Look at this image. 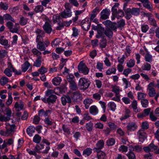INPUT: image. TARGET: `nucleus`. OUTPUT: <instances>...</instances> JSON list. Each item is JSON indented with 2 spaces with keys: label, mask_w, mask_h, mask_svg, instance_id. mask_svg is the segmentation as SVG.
<instances>
[{
  "label": "nucleus",
  "mask_w": 159,
  "mask_h": 159,
  "mask_svg": "<svg viewBox=\"0 0 159 159\" xmlns=\"http://www.w3.org/2000/svg\"><path fill=\"white\" fill-rule=\"evenodd\" d=\"M65 9L63 11L60 13L61 17L63 18H67L71 17L72 15V12L69 4L68 3H66L65 5Z\"/></svg>",
  "instance_id": "nucleus-1"
},
{
  "label": "nucleus",
  "mask_w": 159,
  "mask_h": 159,
  "mask_svg": "<svg viewBox=\"0 0 159 159\" xmlns=\"http://www.w3.org/2000/svg\"><path fill=\"white\" fill-rule=\"evenodd\" d=\"M90 84V82L87 79L81 78L79 82V85L81 89L85 90L88 88Z\"/></svg>",
  "instance_id": "nucleus-2"
},
{
  "label": "nucleus",
  "mask_w": 159,
  "mask_h": 159,
  "mask_svg": "<svg viewBox=\"0 0 159 159\" xmlns=\"http://www.w3.org/2000/svg\"><path fill=\"white\" fill-rule=\"evenodd\" d=\"M78 68L80 73H82L84 75L88 74L89 70L83 61H81L78 66Z\"/></svg>",
  "instance_id": "nucleus-3"
},
{
  "label": "nucleus",
  "mask_w": 159,
  "mask_h": 159,
  "mask_svg": "<svg viewBox=\"0 0 159 159\" xmlns=\"http://www.w3.org/2000/svg\"><path fill=\"white\" fill-rule=\"evenodd\" d=\"M7 26L9 29L10 31L13 33H18L19 28V24H16L13 27V23L10 21H8L6 23Z\"/></svg>",
  "instance_id": "nucleus-4"
},
{
  "label": "nucleus",
  "mask_w": 159,
  "mask_h": 159,
  "mask_svg": "<svg viewBox=\"0 0 159 159\" xmlns=\"http://www.w3.org/2000/svg\"><path fill=\"white\" fill-rule=\"evenodd\" d=\"M70 98L73 102H77L82 99L81 94L79 91L72 93Z\"/></svg>",
  "instance_id": "nucleus-5"
},
{
  "label": "nucleus",
  "mask_w": 159,
  "mask_h": 159,
  "mask_svg": "<svg viewBox=\"0 0 159 159\" xmlns=\"http://www.w3.org/2000/svg\"><path fill=\"white\" fill-rule=\"evenodd\" d=\"M35 32L37 34L36 39L37 43L43 42V38L45 35L44 32L43 30L38 29H37Z\"/></svg>",
  "instance_id": "nucleus-6"
},
{
  "label": "nucleus",
  "mask_w": 159,
  "mask_h": 159,
  "mask_svg": "<svg viewBox=\"0 0 159 159\" xmlns=\"http://www.w3.org/2000/svg\"><path fill=\"white\" fill-rule=\"evenodd\" d=\"M137 135L139 138V141L143 142L145 139L147 138V135L144 130L141 129L137 132Z\"/></svg>",
  "instance_id": "nucleus-7"
},
{
  "label": "nucleus",
  "mask_w": 159,
  "mask_h": 159,
  "mask_svg": "<svg viewBox=\"0 0 159 159\" xmlns=\"http://www.w3.org/2000/svg\"><path fill=\"white\" fill-rule=\"evenodd\" d=\"M82 28L86 31L88 30L89 28L91 23L88 19L86 18L82 20L81 23Z\"/></svg>",
  "instance_id": "nucleus-8"
},
{
  "label": "nucleus",
  "mask_w": 159,
  "mask_h": 159,
  "mask_svg": "<svg viewBox=\"0 0 159 159\" xmlns=\"http://www.w3.org/2000/svg\"><path fill=\"white\" fill-rule=\"evenodd\" d=\"M0 43L4 46L6 49L9 48L10 47V44L8 43V40L7 39L3 36L0 37Z\"/></svg>",
  "instance_id": "nucleus-9"
},
{
  "label": "nucleus",
  "mask_w": 159,
  "mask_h": 159,
  "mask_svg": "<svg viewBox=\"0 0 159 159\" xmlns=\"http://www.w3.org/2000/svg\"><path fill=\"white\" fill-rule=\"evenodd\" d=\"M61 102L62 105L65 106L66 103H70L71 102V99L70 97L68 95H64L61 97Z\"/></svg>",
  "instance_id": "nucleus-10"
},
{
  "label": "nucleus",
  "mask_w": 159,
  "mask_h": 159,
  "mask_svg": "<svg viewBox=\"0 0 159 159\" xmlns=\"http://www.w3.org/2000/svg\"><path fill=\"white\" fill-rule=\"evenodd\" d=\"M6 125L7 133L9 135L12 134V133L14 131L16 126L15 125H10L8 123H6Z\"/></svg>",
  "instance_id": "nucleus-11"
},
{
  "label": "nucleus",
  "mask_w": 159,
  "mask_h": 159,
  "mask_svg": "<svg viewBox=\"0 0 159 159\" xmlns=\"http://www.w3.org/2000/svg\"><path fill=\"white\" fill-rule=\"evenodd\" d=\"M43 27L45 31L48 34L51 33L52 31L51 25L48 22H45Z\"/></svg>",
  "instance_id": "nucleus-12"
},
{
  "label": "nucleus",
  "mask_w": 159,
  "mask_h": 159,
  "mask_svg": "<svg viewBox=\"0 0 159 159\" xmlns=\"http://www.w3.org/2000/svg\"><path fill=\"white\" fill-rule=\"evenodd\" d=\"M126 128L128 130L134 131L137 129L138 126L135 123L131 122L128 124L126 126Z\"/></svg>",
  "instance_id": "nucleus-13"
},
{
  "label": "nucleus",
  "mask_w": 159,
  "mask_h": 159,
  "mask_svg": "<svg viewBox=\"0 0 159 159\" xmlns=\"http://www.w3.org/2000/svg\"><path fill=\"white\" fill-rule=\"evenodd\" d=\"M51 112L52 110H47L45 111L44 109H42L39 111L38 115L40 117L43 116L46 117L50 115Z\"/></svg>",
  "instance_id": "nucleus-14"
},
{
  "label": "nucleus",
  "mask_w": 159,
  "mask_h": 159,
  "mask_svg": "<svg viewBox=\"0 0 159 159\" xmlns=\"http://www.w3.org/2000/svg\"><path fill=\"white\" fill-rule=\"evenodd\" d=\"M31 52L33 53L34 56L37 57V58L42 57V52L37 48H34L32 49Z\"/></svg>",
  "instance_id": "nucleus-15"
},
{
  "label": "nucleus",
  "mask_w": 159,
  "mask_h": 159,
  "mask_svg": "<svg viewBox=\"0 0 159 159\" xmlns=\"http://www.w3.org/2000/svg\"><path fill=\"white\" fill-rule=\"evenodd\" d=\"M104 142L103 140H100L96 144L97 148H93V150L97 152L98 150L101 149L104 146Z\"/></svg>",
  "instance_id": "nucleus-16"
},
{
  "label": "nucleus",
  "mask_w": 159,
  "mask_h": 159,
  "mask_svg": "<svg viewBox=\"0 0 159 159\" xmlns=\"http://www.w3.org/2000/svg\"><path fill=\"white\" fill-rule=\"evenodd\" d=\"M101 14V18L105 20L108 18L109 13L108 10L105 9L103 10Z\"/></svg>",
  "instance_id": "nucleus-17"
},
{
  "label": "nucleus",
  "mask_w": 159,
  "mask_h": 159,
  "mask_svg": "<svg viewBox=\"0 0 159 159\" xmlns=\"http://www.w3.org/2000/svg\"><path fill=\"white\" fill-rule=\"evenodd\" d=\"M43 61V57L36 58L33 65V66L37 67H39L41 65L42 62Z\"/></svg>",
  "instance_id": "nucleus-18"
},
{
  "label": "nucleus",
  "mask_w": 159,
  "mask_h": 159,
  "mask_svg": "<svg viewBox=\"0 0 159 159\" xmlns=\"http://www.w3.org/2000/svg\"><path fill=\"white\" fill-rule=\"evenodd\" d=\"M60 90V89L59 88H57L54 90L52 89H48L46 92V95L47 97H50V96H52V95H55L54 94H58V93H55V91L56 90Z\"/></svg>",
  "instance_id": "nucleus-19"
},
{
  "label": "nucleus",
  "mask_w": 159,
  "mask_h": 159,
  "mask_svg": "<svg viewBox=\"0 0 159 159\" xmlns=\"http://www.w3.org/2000/svg\"><path fill=\"white\" fill-rule=\"evenodd\" d=\"M35 128L32 126H30L27 129L26 132L27 134L30 136H32L33 134L35 132Z\"/></svg>",
  "instance_id": "nucleus-20"
},
{
  "label": "nucleus",
  "mask_w": 159,
  "mask_h": 159,
  "mask_svg": "<svg viewBox=\"0 0 159 159\" xmlns=\"http://www.w3.org/2000/svg\"><path fill=\"white\" fill-rule=\"evenodd\" d=\"M124 11L126 15V18L127 20L130 19L132 17V15L131 12V9L129 8L127 9L124 8Z\"/></svg>",
  "instance_id": "nucleus-21"
},
{
  "label": "nucleus",
  "mask_w": 159,
  "mask_h": 159,
  "mask_svg": "<svg viewBox=\"0 0 159 159\" xmlns=\"http://www.w3.org/2000/svg\"><path fill=\"white\" fill-rule=\"evenodd\" d=\"M37 49H38L40 51H45L46 49L43 42L37 43Z\"/></svg>",
  "instance_id": "nucleus-22"
},
{
  "label": "nucleus",
  "mask_w": 159,
  "mask_h": 159,
  "mask_svg": "<svg viewBox=\"0 0 159 159\" xmlns=\"http://www.w3.org/2000/svg\"><path fill=\"white\" fill-rule=\"evenodd\" d=\"M89 112L91 114L93 115H95L98 113V109L96 106L93 105L90 107Z\"/></svg>",
  "instance_id": "nucleus-23"
},
{
  "label": "nucleus",
  "mask_w": 159,
  "mask_h": 159,
  "mask_svg": "<svg viewBox=\"0 0 159 159\" xmlns=\"http://www.w3.org/2000/svg\"><path fill=\"white\" fill-rule=\"evenodd\" d=\"M61 81V78L58 76L54 77L52 80V83L55 85H58Z\"/></svg>",
  "instance_id": "nucleus-24"
},
{
  "label": "nucleus",
  "mask_w": 159,
  "mask_h": 159,
  "mask_svg": "<svg viewBox=\"0 0 159 159\" xmlns=\"http://www.w3.org/2000/svg\"><path fill=\"white\" fill-rule=\"evenodd\" d=\"M104 34L108 38H111L113 35L112 31L109 28L106 29L104 31Z\"/></svg>",
  "instance_id": "nucleus-25"
},
{
  "label": "nucleus",
  "mask_w": 159,
  "mask_h": 159,
  "mask_svg": "<svg viewBox=\"0 0 159 159\" xmlns=\"http://www.w3.org/2000/svg\"><path fill=\"white\" fill-rule=\"evenodd\" d=\"M93 102L92 99L90 98H87L84 101V103L85 105V107L86 109H88L89 105Z\"/></svg>",
  "instance_id": "nucleus-26"
},
{
  "label": "nucleus",
  "mask_w": 159,
  "mask_h": 159,
  "mask_svg": "<svg viewBox=\"0 0 159 159\" xmlns=\"http://www.w3.org/2000/svg\"><path fill=\"white\" fill-rule=\"evenodd\" d=\"M92 152V149L88 148L85 149L83 152V155L85 156H89Z\"/></svg>",
  "instance_id": "nucleus-27"
},
{
  "label": "nucleus",
  "mask_w": 159,
  "mask_h": 159,
  "mask_svg": "<svg viewBox=\"0 0 159 159\" xmlns=\"http://www.w3.org/2000/svg\"><path fill=\"white\" fill-rule=\"evenodd\" d=\"M102 94V93L100 91L98 93L93 94V98L96 100H99Z\"/></svg>",
  "instance_id": "nucleus-28"
},
{
  "label": "nucleus",
  "mask_w": 159,
  "mask_h": 159,
  "mask_svg": "<svg viewBox=\"0 0 159 159\" xmlns=\"http://www.w3.org/2000/svg\"><path fill=\"white\" fill-rule=\"evenodd\" d=\"M30 66V64L27 61H26L23 65L22 66V70L23 72H25L28 69Z\"/></svg>",
  "instance_id": "nucleus-29"
},
{
  "label": "nucleus",
  "mask_w": 159,
  "mask_h": 159,
  "mask_svg": "<svg viewBox=\"0 0 159 159\" xmlns=\"http://www.w3.org/2000/svg\"><path fill=\"white\" fill-rule=\"evenodd\" d=\"M93 124L91 121H90L86 124L85 127L89 132H91L93 129Z\"/></svg>",
  "instance_id": "nucleus-30"
},
{
  "label": "nucleus",
  "mask_w": 159,
  "mask_h": 159,
  "mask_svg": "<svg viewBox=\"0 0 159 159\" xmlns=\"http://www.w3.org/2000/svg\"><path fill=\"white\" fill-rule=\"evenodd\" d=\"M41 140V137L39 134H36L34 137L33 142L37 143H39Z\"/></svg>",
  "instance_id": "nucleus-31"
},
{
  "label": "nucleus",
  "mask_w": 159,
  "mask_h": 159,
  "mask_svg": "<svg viewBox=\"0 0 159 159\" xmlns=\"http://www.w3.org/2000/svg\"><path fill=\"white\" fill-rule=\"evenodd\" d=\"M44 148V145L42 144H37L34 147V150L37 151V152H40V150L43 149Z\"/></svg>",
  "instance_id": "nucleus-32"
},
{
  "label": "nucleus",
  "mask_w": 159,
  "mask_h": 159,
  "mask_svg": "<svg viewBox=\"0 0 159 159\" xmlns=\"http://www.w3.org/2000/svg\"><path fill=\"white\" fill-rule=\"evenodd\" d=\"M3 16L4 20H10L14 22H15L14 19L9 14H4Z\"/></svg>",
  "instance_id": "nucleus-33"
},
{
  "label": "nucleus",
  "mask_w": 159,
  "mask_h": 159,
  "mask_svg": "<svg viewBox=\"0 0 159 159\" xmlns=\"http://www.w3.org/2000/svg\"><path fill=\"white\" fill-rule=\"evenodd\" d=\"M57 98V97L56 95L49 97L48 98V103H53L56 102Z\"/></svg>",
  "instance_id": "nucleus-34"
},
{
  "label": "nucleus",
  "mask_w": 159,
  "mask_h": 159,
  "mask_svg": "<svg viewBox=\"0 0 159 159\" xmlns=\"http://www.w3.org/2000/svg\"><path fill=\"white\" fill-rule=\"evenodd\" d=\"M43 10V8L42 5H38L35 7L34 11L36 13L42 12Z\"/></svg>",
  "instance_id": "nucleus-35"
},
{
  "label": "nucleus",
  "mask_w": 159,
  "mask_h": 159,
  "mask_svg": "<svg viewBox=\"0 0 159 159\" xmlns=\"http://www.w3.org/2000/svg\"><path fill=\"white\" fill-rule=\"evenodd\" d=\"M70 89L73 91H76L78 89L77 84L75 81L70 83Z\"/></svg>",
  "instance_id": "nucleus-36"
},
{
  "label": "nucleus",
  "mask_w": 159,
  "mask_h": 159,
  "mask_svg": "<svg viewBox=\"0 0 159 159\" xmlns=\"http://www.w3.org/2000/svg\"><path fill=\"white\" fill-rule=\"evenodd\" d=\"M8 8V5L6 2H1L0 3V8L4 10H7Z\"/></svg>",
  "instance_id": "nucleus-37"
},
{
  "label": "nucleus",
  "mask_w": 159,
  "mask_h": 159,
  "mask_svg": "<svg viewBox=\"0 0 159 159\" xmlns=\"http://www.w3.org/2000/svg\"><path fill=\"white\" fill-rule=\"evenodd\" d=\"M8 79L7 78L2 76L0 80V83L1 85H4L8 82Z\"/></svg>",
  "instance_id": "nucleus-38"
},
{
  "label": "nucleus",
  "mask_w": 159,
  "mask_h": 159,
  "mask_svg": "<svg viewBox=\"0 0 159 159\" xmlns=\"http://www.w3.org/2000/svg\"><path fill=\"white\" fill-rule=\"evenodd\" d=\"M151 68V65L148 63H144L142 66V69L144 70H149Z\"/></svg>",
  "instance_id": "nucleus-39"
},
{
  "label": "nucleus",
  "mask_w": 159,
  "mask_h": 159,
  "mask_svg": "<svg viewBox=\"0 0 159 159\" xmlns=\"http://www.w3.org/2000/svg\"><path fill=\"white\" fill-rule=\"evenodd\" d=\"M145 59L146 61L150 63L152 60V56L148 53H147L145 55Z\"/></svg>",
  "instance_id": "nucleus-40"
},
{
  "label": "nucleus",
  "mask_w": 159,
  "mask_h": 159,
  "mask_svg": "<svg viewBox=\"0 0 159 159\" xmlns=\"http://www.w3.org/2000/svg\"><path fill=\"white\" fill-rule=\"evenodd\" d=\"M24 105L23 103H20L19 104L17 102H16L15 105L14 107L16 109L19 111L22 110L23 108Z\"/></svg>",
  "instance_id": "nucleus-41"
},
{
  "label": "nucleus",
  "mask_w": 159,
  "mask_h": 159,
  "mask_svg": "<svg viewBox=\"0 0 159 159\" xmlns=\"http://www.w3.org/2000/svg\"><path fill=\"white\" fill-rule=\"evenodd\" d=\"M108 106L112 111H115L116 109V105L113 102H109L108 104Z\"/></svg>",
  "instance_id": "nucleus-42"
},
{
  "label": "nucleus",
  "mask_w": 159,
  "mask_h": 159,
  "mask_svg": "<svg viewBox=\"0 0 159 159\" xmlns=\"http://www.w3.org/2000/svg\"><path fill=\"white\" fill-rule=\"evenodd\" d=\"M40 74L43 75L48 71V69L43 66H42L38 70Z\"/></svg>",
  "instance_id": "nucleus-43"
},
{
  "label": "nucleus",
  "mask_w": 159,
  "mask_h": 159,
  "mask_svg": "<svg viewBox=\"0 0 159 159\" xmlns=\"http://www.w3.org/2000/svg\"><path fill=\"white\" fill-rule=\"evenodd\" d=\"M139 9L138 8H133L131 9V12L132 15L137 16L139 14Z\"/></svg>",
  "instance_id": "nucleus-44"
},
{
  "label": "nucleus",
  "mask_w": 159,
  "mask_h": 159,
  "mask_svg": "<svg viewBox=\"0 0 159 159\" xmlns=\"http://www.w3.org/2000/svg\"><path fill=\"white\" fill-rule=\"evenodd\" d=\"M137 106V103L136 101L134 100L133 101L132 103V107L134 111L136 112H138Z\"/></svg>",
  "instance_id": "nucleus-45"
},
{
  "label": "nucleus",
  "mask_w": 159,
  "mask_h": 159,
  "mask_svg": "<svg viewBox=\"0 0 159 159\" xmlns=\"http://www.w3.org/2000/svg\"><path fill=\"white\" fill-rule=\"evenodd\" d=\"M28 19L25 18L24 17H22L19 21V23L21 25H25L27 23Z\"/></svg>",
  "instance_id": "nucleus-46"
},
{
  "label": "nucleus",
  "mask_w": 159,
  "mask_h": 159,
  "mask_svg": "<svg viewBox=\"0 0 159 159\" xmlns=\"http://www.w3.org/2000/svg\"><path fill=\"white\" fill-rule=\"evenodd\" d=\"M67 81L70 83L75 81V78L74 76L72 74H69L67 76Z\"/></svg>",
  "instance_id": "nucleus-47"
},
{
  "label": "nucleus",
  "mask_w": 159,
  "mask_h": 159,
  "mask_svg": "<svg viewBox=\"0 0 159 159\" xmlns=\"http://www.w3.org/2000/svg\"><path fill=\"white\" fill-rule=\"evenodd\" d=\"M143 6L149 10L150 11H151L152 10V6L151 4L148 1V2H145L143 4Z\"/></svg>",
  "instance_id": "nucleus-48"
},
{
  "label": "nucleus",
  "mask_w": 159,
  "mask_h": 159,
  "mask_svg": "<svg viewBox=\"0 0 159 159\" xmlns=\"http://www.w3.org/2000/svg\"><path fill=\"white\" fill-rule=\"evenodd\" d=\"M116 71L115 68H112L108 69L106 71L107 75H110L111 74H115Z\"/></svg>",
  "instance_id": "nucleus-49"
},
{
  "label": "nucleus",
  "mask_w": 159,
  "mask_h": 159,
  "mask_svg": "<svg viewBox=\"0 0 159 159\" xmlns=\"http://www.w3.org/2000/svg\"><path fill=\"white\" fill-rule=\"evenodd\" d=\"M148 21L149 23L151 25L155 27L157 26V24L156 23V21L155 20L154 18L151 17H149Z\"/></svg>",
  "instance_id": "nucleus-50"
},
{
  "label": "nucleus",
  "mask_w": 159,
  "mask_h": 159,
  "mask_svg": "<svg viewBox=\"0 0 159 159\" xmlns=\"http://www.w3.org/2000/svg\"><path fill=\"white\" fill-rule=\"evenodd\" d=\"M147 95L146 93H143L139 92L138 93V99L139 100L144 99L145 98Z\"/></svg>",
  "instance_id": "nucleus-51"
},
{
  "label": "nucleus",
  "mask_w": 159,
  "mask_h": 159,
  "mask_svg": "<svg viewBox=\"0 0 159 159\" xmlns=\"http://www.w3.org/2000/svg\"><path fill=\"white\" fill-rule=\"evenodd\" d=\"M141 102L143 107L146 108L148 107V101L147 99H142L141 101Z\"/></svg>",
  "instance_id": "nucleus-52"
},
{
  "label": "nucleus",
  "mask_w": 159,
  "mask_h": 159,
  "mask_svg": "<svg viewBox=\"0 0 159 159\" xmlns=\"http://www.w3.org/2000/svg\"><path fill=\"white\" fill-rule=\"evenodd\" d=\"M83 119L87 121L92 119V117L89 115V114L88 112H85L83 115Z\"/></svg>",
  "instance_id": "nucleus-53"
},
{
  "label": "nucleus",
  "mask_w": 159,
  "mask_h": 159,
  "mask_svg": "<svg viewBox=\"0 0 159 159\" xmlns=\"http://www.w3.org/2000/svg\"><path fill=\"white\" fill-rule=\"evenodd\" d=\"M149 90V93L148 95L150 97H154L156 93L155 92V90L154 88H150Z\"/></svg>",
  "instance_id": "nucleus-54"
},
{
  "label": "nucleus",
  "mask_w": 159,
  "mask_h": 159,
  "mask_svg": "<svg viewBox=\"0 0 159 159\" xmlns=\"http://www.w3.org/2000/svg\"><path fill=\"white\" fill-rule=\"evenodd\" d=\"M12 70L9 68H6L4 71V74L8 77H10L12 76L11 72Z\"/></svg>",
  "instance_id": "nucleus-55"
},
{
  "label": "nucleus",
  "mask_w": 159,
  "mask_h": 159,
  "mask_svg": "<svg viewBox=\"0 0 159 159\" xmlns=\"http://www.w3.org/2000/svg\"><path fill=\"white\" fill-rule=\"evenodd\" d=\"M61 16L60 15L56 14L54 15L53 16V21L54 23H56L57 22L58 20L61 19Z\"/></svg>",
  "instance_id": "nucleus-56"
},
{
  "label": "nucleus",
  "mask_w": 159,
  "mask_h": 159,
  "mask_svg": "<svg viewBox=\"0 0 159 159\" xmlns=\"http://www.w3.org/2000/svg\"><path fill=\"white\" fill-rule=\"evenodd\" d=\"M26 151L28 153L31 155H34L36 156L37 155V151L34 149V150H32L29 149H27Z\"/></svg>",
  "instance_id": "nucleus-57"
},
{
  "label": "nucleus",
  "mask_w": 159,
  "mask_h": 159,
  "mask_svg": "<svg viewBox=\"0 0 159 159\" xmlns=\"http://www.w3.org/2000/svg\"><path fill=\"white\" fill-rule=\"evenodd\" d=\"M135 65L134 60L130 59L127 63V66L128 67L131 68L133 67Z\"/></svg>",
  "instance_id": "nucleus-58"
},
{
  "label": "nucleus",
  "mask_w": 159,
  "mask_h": 159,
  "mask_svg": "<svg viewBox=\"0 0 159 159\" xmlns=\"http://www.w3.org/2000/svg\"><path fill=\"white\" fill-rule=\"evenodd\" d=\"M119 150L123 152H126L128 151V147L124 145H121L119 147Z\"/></svg>",
  "instance_id": "nucleus-59"
},
{
  "label": "nucleus",
  "mask_w": 159,
  "mask_h": 159,
  "mask_svg": "<svg viewBox=\"0 0 159 159\" xmlns=\"http://www.w3.org/2000/svg\"><path fill=\"white\" fill-rule=\"evenodd\" d=\"M129 159H135V156L134 153L132 152H129L127 154Z\"/></svg>",
  "instance_id": "nucleus-60"
},
{
  "label": "nucleus",
  "mask_w": 159,
  "mask_h": 159,
  "mask_svg": "<svg viewBox=\"0 0 159 159\" xmlns=\"http://www.w3.org/2000/svg\"><path fill=\"white\" fill-rule=\"evenodd\" d=\"M115 143V140L114 139H109L107 141V144L109 146H112L114 145Z\"/></svg>",
  "instance_id": "nucleus-61"
},
{
  "label": "nucleus",
  "mask_w": 159,
  "mask_h": 159,
  "mask_svg": "<svg viewBox=\"0 0 159 159\" xmlns=\"http://www.w3.org/2000/svg\"><path fill=\"white\" fill-rule=\"evenodd\" d=\"M112 91L116 93V95L120 96L119 94L120 89L118 87H113Z\"/></svg>",
  "instance_id": "nucleus-62"
},
{
  "label": "nucleus",
  "mask_w": 159,
  "mask_h": 159,
  "mask_svg": "<svg viewBox=\"0 0 159 159\" xmlns=\"http://www.w3.org/2000/svg\"><path fill=\"white\" fill-rule=\"evenodd\" d=\"M72 30L73 33L72 34V36L75 37L77 36L78 35V29L75 27H74L72 28Z\"/></svg>",
  "instance_id": "nucleus-63"
},
{
  "label": "nucleus",
  "mask_w": 159,
  "mask_h": 159,
  "mask_svg": "<svg viewBox=\"0 0 159 159\" xmlns=\"http://www.w3.org/2000/svg\"><path fill=\"white\" fill-rule=\"evenodd\" d=\"M124 15V13L123 11L122 10H119L115 16L117 18H119L123 16Z\"/></svg>",
  "instance_id": "nucleus-64"
}]
</instances>
